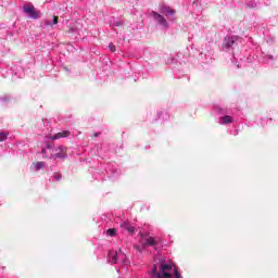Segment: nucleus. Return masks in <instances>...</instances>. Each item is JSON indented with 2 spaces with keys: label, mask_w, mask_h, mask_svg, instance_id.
I'll use <instances>...</instances> for the list:
<instances>
[{
  "label": "nucleus",
  "mask_w": 278,
  "mask_h": 278,
  "mask_svg": "<svg viewBox=\"0 0 278 278\" xmlns=\"http://www.w3.org/2000/svg\"><path fill=\"white\" fill-rule=\"evenodd\" d=\"M41 153L45 155V153H47V150H46V149H42V150H41Z\"/></svg>",
  "instance_id": "5701e85b"
},
{
  "label": "nucleus",
  "mask_w": 278,
  "mask_h": 278,
  "mask_svg": "<svg viewBox=\"0 0 278 278\" xmlns=\"http://www.w3.org/2000/svg\"><path fill=\"white\" fill-rule=\"evenodd\" d=\"M71 136V131L63 130L61 132L55 134L54 136L50 137L51 140H60V138H68Z\"/></svg>",
  "instance_id": "9b49d317"
},
{
  "label": "nucleus",
  "mask_w": 278,
  "mask_h": 278,
  "mask_svg": "<svg viewBox=\"0 0 278 278\" xmlns=\"http://www.w3.org/2000/svg\"><path fill=\"white\" fill-rule=\"evenodd\" d=\"M242 42V38L240 36H226L223 43L224 51H231V49H235L238 47V45Z\"/></svg>",
  "instance_id": "7ed1b4c3"
},
{
  "label": "nucleus",
  "mask_w": 278,
  "mask_h": 278,
  "mask_svg": "<svg viewBox=\"0 0 278 278\" xmlns=\"http://www.w3.org/2000/svg\"><path fill=\"white\" fill-rule=\"evenodd\" d=\"M214 112L216 114H222L223 116L219 117V125H229V123H233V117H231L229 114L228 109H224L220 106H214Z\"/></svg>",
  "instance_id": "20e7f679"
},
{
  "label": "nucleus",
  "mask_w": 278,
  "mask_h": 278,
  "mask_svg": "<svg viewBox=\"0 0 278 278\" xmlns=\"http://www.w3.org/2000/svg\"><path fill=\"white\" fill-rule=\"evenodd\" d=\"M119 227L122 229H125L126 231H128V233H130V235L136 233V228L134 226H131V223H129V222H122Z\"/></svg>",
  "instance_id": "6e6552de"
},
{
  "label": "nucleus",
  "mask_w": 278,
  "mask_h": 278,
  "mask_svg": "<svg viewBox=\"0 0 278 278\" xmlns=\"http://www.w3.org/2000/svg\"><path fill=\"white\" fill-rule=\"evenodd\" d=\"M134 249H136V251L138 253H142L144 251V249H147V247L144 245V243L140 240V244H135Z\"/></svg>",
  "instance_id": "ddd939ff"
},
{
  "label": "nucleus",
  "mask_w": 278,
  "mask_h": 278,
  "mask_svg": "<svg viewBox=\"0 0 278 278\" xmlns=\"http://www.w3.org/2000/svg\"><path fill=\"white\" fill-rule=\"evenodd\" d=\"M141 241L143 243V247H157V240L155 238L149 236V235H142L141 236Z\"/></svg>",
  "instance_id": "0eeeda50"
},
{
  "label": "nucleus",
  "mask_w": 278,
  "mask_h": 278,
  "mask_svg": "<svg viewBox=\"0 0 278 278\" xmlns=\"http://www.w3.org/2000/svg\"><path fill=\"white\" fill-rule=\"evenodd\" d=\"M247 7L248 8H257V2L256 1H254V0H252V1H249L248 3H247Z\"/></svg>",
  "instance_id": "dca6fc26"
},
{
  "label": "nucleus",
  "mask_w": 278,
  "mask_h": 278,
  "mask_svg": "<svg viewBox=\"0 0 278 278\" xmlns=\"http://www.w3.org/2000/svg\"><path fill=\"white\" fill-rule=\"evenodd\" d=\"M110 25H111V27H123L124 23H123V21H121L116 17H112L110 20Z\"/></svg>",
  "instance_id": "f8f14e48"
},
{
  "label": "nucleus",
  "mask_w": 278,
  "mask_h": 278,
  "mask_svg": "<svg viewBox=\"0 0 278 278\" xmlns=\"http://www.w3.org/2000/svg\"><path fill=\"white\" fill-rule=\"evenodd\" d=\"M268 60H275V58L270 54L267 55Z\"/></svg>",
  "instance_id": "4be33fe9"
},
{
  "label": "nucleus",
  "mask_w": 278,
  "mask_h": 278,
  "mask_svg": "<svg viewBox=\"0 0 278 278\" xmlns=\"http://www.w3.org/2000/svg\"><path fill=\"white\" fill-rule=\"evenodd\" d=\"M94 137H96V138H99V132L94 134Z\"/></svg>",
  "instance_id": "b1692460"
},
{
  "label": "nucleus",
  "mask_w": 278,
  "mask_h": 278,
  "mask_svg": "<svg viewBox=\"0 0 278 278\" xmlns=\"http://www.w3.org/2000/svg\"><path fill=\"white\" fill-rule=\"evenodd\" d=\"M43 166H46L45 162H37L35 165V170L38 172L40 170Z\"/></svg>",
  "instance_id": "4468645a"
},
{
  "label": "nucleus",
  "mask_w": 278,
  "mask_h": 278,
  "mask_svg": "<svg viewBox=\"0 0 278 278\" xmlns=\"http://www.w3.org/2000/svg\"><path fill=\"white\" fill-rule=\"evenodd\" d=\"M56 151H59V152H56L54 155H52V157H55L59 160H64L65 157H67L66 148L59 147Z\"/></svg>",
  "instance_id": "1a4fd4ad"
},
{
  "label": "nucleus",
  "mask_w": 278,
  "mask_h": 278,
  "mask_svg": "<svg viewBox=\"0 0 278 278\" xmlns=\"http://www.w3.org/2000/svg\"><path fill=\"white\" fill-rule=\"evenodd\" d=\"M151 275L155 278H184L181 277V273H179V269H177V266H175L173 263H166L162 262L159 265H153Z\"/></svg>",
  "instance_id": "f257e3e1"
},
{
  "label": "nucleus",
  "mask_w": 278,
  "mask_h": 278,
  "mask_svg": "<svg viewBox=\"0 0 278 278\" xmlns=\"http://www.w3.org/2000/svg\"><path fill=\"white\" fill-rule=\"evenodd\" d=\"M151 16L161 25L164 27V29H168V22L164 18V16L155 11L151 12Z\"/></svg>",
  "instance_id": "423d86ee"
},
{
  "label": "nucleus",
  "mask_w": 278,
  "mask_h": 278,
  "mask_svg": "<svg viewBox=\"0 0 278 278\" xmlns=\"http://www.w3.org/2000/svg\"><path fill=\"white\" fill-rule=\"evenodd\" d=\"M47 25H50V26L58 25V16L54 15L53 20H52V24H51V22H48Z\"/></svg>",
  "instance_id": "aec40b11"
},
{
  "label": "nucleus",
  "mask_w": 278,
  "mask_h": 278,
  "mask_svg": "<svg viewBox=\"0 0 278 278\" xmlns=\"http://www.w3.org/2000/svg\"><path fill=\"white\" fill-rule=\"evenodd\" d=\"M8 140V135L5 132H0V142H5Z\"/></svg>",
  "instance_id": "a211bd4d"
},
{
  "label": "nucleus",
  "mask_w": 278,
  "mask_h": 278,
  "mask_svg": "<svg viewBox=\"0 0 278 278\" xmlns=\"http://www.w3.org/2000/svg\"><path fill=\"white\" fill-rule=\"evenodd\" d=\"M52 177L54 178V181H60V179H62V174L54 173Z\"/></svg>",
  "instance_id": "6ab92c4d"
},
{
  "label": "nucleus",
  "mask_w": 278,
  "mask_h": 278,
  "mask_svg": "<svg viewBox=\"0 0 278 278\" xmlns=\"http://www.w3.org/2000/svg\"><path fill=\"white\" fill-rule=\"evenodd\" d=\"M106 233H108V236L114 237V236H116V229H114V228H109V229L106 230Z\"/></svg>",
  "instance_id": "2eb2a0df"
},
{
  "label": "nucleus",
  "mask_w": 278,
  "mask_h": 278,
  "mask_svg": "<svg viewBox=\"0 0 278 278\" xmlns=\"http://www.w3.org/2000/svg\"><path fill=\"white\" fill-rule=\"evenodd\" d=\"M109 49L112 53H114L116 51V46H114V43H110Z\"/></svg>",
  "instance_id": "412c9836"
},
{
  "label": "nucleus",
  "mask_w": 278,
  "mask_h": 278,
  "mask_svg": "<svg viewBox=\"0 0 278 278\" xmlns=\"http://www.w3.org/2000/svg\"><path fill=\"white\" fill-rule=\"evenodd\" d=\"M160 12L165 16H173L175 14V10L166 5L161 7Z\"/></svg>",
  "instance_id": "9d476101"
},
{
  "label": "nucleus",
  "mask_w": 278,
  "mask_h": 278,
  "mask_svg": "<svg viewBox=\"0 0 278 278\" xmlns=\"http://www.w3.org/2000/svg\"><path fill=\"white\" fill-rule=\"evenodd\" d=\"M0 101H2L3 103H8V101H10V96L4 94V96L0 97Z\"/></svg>",
  "instance_id": "f3484780"
},
{
  "label": "nucleus",
  "mask_w": 278,
  "mask_h": 278,
  "mask_svg": "<svg viewBox=\"0 0 278 278\" xmlns=\"http://www.w3.org/2000/svg\"><path fill=\"white\" fill-rule=\"evenodd\" d=\"M23 12L34 21H37V18H40V12L36 11V8L34 7V4H24Z\"/></svg>",
  "instance_id": "39448f33"
},
{
  "label": "nucleus",
  "mask_w": 278,
  "mask_h": 278,
  "mask_svg": "<svg viewBox=\"0 0 278 278\" xmlns=\"http://www.w3.org/2000/svg\"><path fill=\"white\" fill-rule=\"evenodd\" d=\"M108 262L109 264H122V266H127V264H129V258H127V254H125L123 250H110Z\"/></svg>",
  "instance_id": "f03ea898"
}]
</instances>
